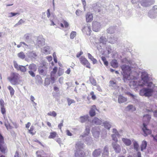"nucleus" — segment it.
<instances>
[{
  "label": "nucleus",
  "instance_id": "nucleus-61",
  "mask_svg": "<svg viewBox=\"0 0 157 157\" xmlns=\"http://www.w3.org/2000/svg\"><path fill=\"white\" fill-rule=\"evenodd\" d=\"M90 94L92 96L91 97L94 100L96 99V96L94 94V92L93 91L91 92Z\"/></svg>",
  "mask_w": 157,
  "mask_h": 157
},
{
  "label": "nucleus",
  "instance_id": "nucleus-2",
  "mask_svg": "<svg viewBox=\"0 0 157 157\" xmlns=\"http://www.w3.org/2000/svg\"><path fill=\"white\" fill-rule=\"evenodd\" d=\"M123 63L128 64L122 65L121 67L122 70L124 82L127 80L131 81H136L139 77V74L136 71H133V67H132L134 63L128 58H124L122 60Z\"/></svg>",
  "mask_w": 157,
  "mask_h": 157
},
{
  "label": "nucleus",
  "instance_id": "nucleus-47",
  "mask_svg": "<svg viewBox=\"0 0 157 157\" xmlns=\"http://www.w3.org/2000/svg\"><path fill=\"white\" fill-rule=\"evenodd\" d=\"M133 145L134 149L137 151L138 150L139 145L137 142L135 141L133 142Z\"/></svg>",
  "mask_w": 157,
  "mask_h": 157
},
{
  "label": "nucleus",
  "instance_id": "nucleus-8",
  "mask_svg": "<svg viewBox=\"0 0 157 157\" xmlns=\"http://www.w3.org/2000/svg\"><path fill=\"white\" fill-rule=\"evenodd\" d=\"M101 28V23L96 21H94L92 23V29L93 31L97 32L100 31Z\"/></svg>",
  "mask_w": 157,
  "mask_h": 157
},
{
  "label": "nucleus",
  "instance_id": "nucleus-55",
  "mask_svg": "<svg viewBox=\"0 0 157 157\" xmlns=\"http://www.w3.org/2000/svg\"><path fill=\"white\" fill-rule=\"evenodd\" d=\"M68 105L70 106L72 103H74L75 101L72 99H71L70 98H68L67 99Z\"/></svg>",
  "mask_w": 157,
  "mask_h": 157
},
{
  "label": "nucleus",
  "instance_id": "nucleus-20",
  "mask_svg": "<svg viewBox=\"0 0 157 157\" xmlns=\"http://www.w3.org/2000/svg\"><path fill=\"white\" fill-rule=\"evenodd\" d=\"M51 48L49 46H46L44 47L42 50V52L45 54H48L50 53Z\"/></svg>",
  "mask_w": 157,
  "mask_h": 157
},
{
  "label": "nucleus",
  "instance_id": "nucleus-31",
  "mask_svg": "<svg viewBox=\"0 0 157 157\" xmlns=\"http://www.w3.org/2000/svg\"><path fill=\"white\" fill-rule=\"evenodd\" d=\"M103 124L105 128L108 130H109L111 126V123L107 121H104Z\"/></svg>",
  "mask_w": 157,
  "mask_h": 157
},
{
  "label": "nucleus",
  "instance_id": "nucleus-3",
  "mask_svg": "<svg viewBox=\"0 0 157 157\" xmlns=\"http://www.w3.org/2000/svg\"><path fill=\"white\" fill-rule=\"evenodd\" d=\"M90 126H90L86 125L85 132L79 137L80 139H82L86 144L88 145L91 144L93 142L92 138L89 135Z\"/></svg>",
  "mask_w": 157,
  "mask_h": 157
},
{
  "label": "nucleus",
  "instance_id": "nucleus-56",
  "mask_svg": "<svg viewBox=\"0 0 157 157\" xmlns=\"http://www.w3.org/2000/svg\"><path fill=\"white\" fill-rule=\"evenodd\" d=\"M126 94L129 96L132 97L133 98L136 99L137 98V96L136 95H134L132 94L130 92H127Z\"/></svg>",
  "mask_w": 157,
  "mask_h": 157
},
{
  "label": "nucleus",
  "instance_id": "nucleus-44",
  "mask_svg": "<svg viewBox=\"0 0 157 157\" xmlns=\"http://www.w3.org/2000/svg\"><path fill=\"white\" fill-rule=\"evenodd\" d=\"M112 140L114 141L113 142L117 143L118 142V140L117 138V135L115 134H113L111 135Z\"/></svg>",
  "mask_w": 157,
  "mask_h": 157
},
{
  "label": "nucleus",
  "instance_id": "nucleus-38",
  "mask_svg": "<svg viewBox=\"0 0 157 157\" xmlns=\"http://www.w3.org/2000/svg\"><path fill=\"white\" fill-rule=\"evenodd\" d=\"M115 29L114 27H110L107 29V32L108 33L112 34L114 32Z\"/></svg>",
  "mask_w": 157,
  "mask_h": 157
},
{
  "label": "nucleus",
  "instance_id": "nucleus-64",
  "mask_svg": "<svg viewBox=\"0 0 157 157\" xmlns=\"http://www.w3.org/2000/svg\"><path fill=\"white\" fill-rule=\"evenodd\" d=\"M73 132L75 133H76L78 131H79V128H72Z\"/></svg>",
  "mask_w": 157,
  "mask_h": 157
},
{
  "label": "nucleus",
  "instance_id": "nucleus-26",
  "mask_svg": "<svg viewBox=\"0 0 157 157\" xmlns=\"http://www.w3.org/2000/svg\"><path fill=\"white\" fill-rule=\"evenodd\" d=\"M89 117L88 115L81 116L79 118V121L81 123H84L87 121H89Z\"/></svg>",
  "mask_w": 157,
  "mask_h": 157
},
{
  "label": "nucleus",
  "instance_id": "nucleus-60",
  "mask_svg": "<svg viewBox=\"0 0 157 157\" xmlns=\"http://www.w3.org/2000/svg\"><path fill=\"white\" fill-rule=\"evenodd\" d=\"M81 13L82 11L79 10H76L75 12L76 15L78 16H79L81 14Z\"/></svg>",
  "mask_w": 157,
  "mask_h": 157
},
{
  "label": "nucleus",
  "instance_id": "nucleus-53",
  "mask_svg": "<svg viewBox=\"0 0 157 157\" xmlns=\"http://www.w3.org/2000/svg\"><path fill=\"white\" fill-rule=\"evenodd\" d=\"M24 21L22 19H21L14 26L15 27H17V25H21L22 24L24 23Z\"/></svg>",
  "mask_w": 157,
  "mask_h": 157
},
{
  "label": "nucleus",
  "instance_id": "nucleus-17",
  "mask_svg": "<svg viewBox=\"0 0 157 157\" xmlns=\"http://www.w3.org/2000/svg\"><path fill=\"white\" fill-rule=\"evenodd\" d=\"M44 44V39L41 37H39L37 39L36 44L39 47H41Z\"/></svg>",
  "mask_w": 157,
  "mask_h": 157
},
{
  "label": "nucleus",
  "instance_id": "nucleus-29",
  "mask_svg": "<svg viewBox=\"0 0 157 157\" xmlns=\"http://www.w3.org/2000/svg\"><path fill=\"white\" fill-rule=\"evenodd\" d=\"M122 140L124 144L127 146H129L132 143L131 141L127 138H122Z\"/></svg>",
  "mask_w": 157,
  "mask_h": 157
},
{
  "label": "nucleus",
  "instance_id": "nucleus-6",
  "mask_svg": "<svg viewBox=\"0 0 157 157\" xmlns=\"http://www.w3.org/2000/svg\"><path fill=\"white\" fill-rule=\"evenodd\" d=\"M21 76L16 73H12L7 79L11 84L13 85H16L19 84V81Z\"/></svg>",
  "mask_w": 157,
  "mask_h": 157
},
{
  "label": "nucleus",
  "instance_id": "nucleus-54",
  "mask_svg": "<svg viewBox=\"0 0 157 157\" xmlns=\"http://www.w3.org/2000/svg\"><path fill=\"white\" fill-rule=\"evenodd\" d=\"M13 63L15 68L18 70L21 65H18L15 61L13 62Z\"/></svg>",
  "mask_w": 157,
  "mask_h": 157
},
{
  "label": "nucleus",
  "instance_id": "nucleus-5",
  "mask_svg": "<svg viewBox=\"0 0 157 157\" xmlns=\"http://www.w3.org/2000/svg\"><path fill=\"white\" fill-rule=\"evenodd\" d=\"M84 146L83 144L80 141L78 142L76 144L75 148L76 150L75 153V157H84L85 154L81 150Z\"/></svg>",
  "mask_w": 157,
  "mask_h": 157
},
{
  "label": "nucleus",
  "instance_id": "nucleus-51",
  "mask_svg": "<svg viewBox=\"0 0 157 157\" xmlns=\"http://www.w3.org/2000/svg\"><path fill=\"white\" fill-rule=\"evenodd\" d=\"M18 70H20L21 72H25L26 71V69L25 66H21Z\"/></svg>",
  "mask_w": 157,
  "mask_h": 157
},
{
  "label": "nucleus",
  "instance_id": "nucleus-50",
  "mask_svg": "<svg viewBox=\"0 0 157 157\" xmlns=\"http://www.w3.org/2000/svg\"><path fill=\"white\" fill-rule=\"evenodd\" d=\"M101 59L104 62V63L105 65L106 66H107L108 64V61L106 60L105 57L104 56H102Z\"/></svg>",
  "mask_w": 157,
  "mask_h": 157
},
{
  "label": "nucleus",
  "instance_id": "nucleus-39",
  "mask_svg": "<svg viewBox=\"0 0 157 157\" xmlns=\"http://www.w3.org/2000/svg\"><path fill=\"white\" fill-rule=\"evenodd\" d=\"M8 88L10 91L11 96H12L14 94L15 91L13 89V87L10 86H8Z\"/></svg>",
  "mask_w": 157,
  "mask_h": 157
},
{
  "label": "nucleus",
  "instance_id": "nucleus-23",
  "mask_svg": "<svg viewBox=\"0 0 157 157\" xmlns=\"http://www.w3.org/2000/svg\"><path fill=\"white\" fill-rule=\"evenodd\" d=\"M156 107L157 106L155 105H151L150 109H147V110L148 112H153L154 116L157 117V110L154 111V110L156 109Z\"/></svg>",
  "mask_w": 157,
  "mask_h": 157
},
{
  "label": "nucleus",
  "instance_id": "nucleus-32",
  "mask_svg": "<svg viewBox=\"0 0 157 157\" xmlns=\"http://www.w3.org/2000/svg\"><path fill=\"white\" fill-rule=\"evenodd\" d=\"M109 155L108 147L107 146H105L104 148L102 156L104 157H108Z\"/></svg>",
  "mask_w": 157,
  "mask_h": 157
},
{
  "label": "nucleus",
  "instance_id": "nucleus-4",
  "mask_svg": "<svg viewBox=\"0 0 157 157\" xmlns=\"http://www.w3.org/2000/svg\"><path fill=\"white\" fill-rule=\"evenodd\" d=\"M151 116L149 114H146L143 116V125L142 127V129L144 132V136H145L148 134L151 133V132L150 130L147 128V124H148L151 119Z\"/></svg>",
  "mask_w": 157,
  "mask_h": 157
},
{
  "label": "nucleus",
  "instance_id": "nucleus-58",
  "mask_svg": "<svg viewBox=\"0 0 157 157\" xmlns=\"http://www.w3.org/2000/svg\"><path fill=\"white\" fill-rule=\"evenodd\" d=\"M4 101L1 99L0 100V105L1 107H4Z\"/></svg>",
  "mask_w": 157,
  "mask_h": 157
},
{
  "label": "nucleus",
  "instance_id": "nucleus-52",
  "mask_svg": "<svg viewBox=\"0 0 157 157\" xmlns=\"http://www.w3.org/2000/svg\"><path fill=\"white\" fill-rule=\"evenodd\" d=\"M57 70V67H55L53 69V71L51 72V75H54L56 73Z\"/></svg>",
  "mask_w": 157,
  "mask_h": 157
},
{
  "label": "nucleus",
  "instance_id": "nucleus-1",
  "mask_svg": "<svg viewBox=\"0 0 157 157\" xmlns=\"http://www.w3.org/2000/svg\"><path fill=\"white\" fill-rule=\"evenodd\" d=\"M141 80L138 82L137 81H131L129 84L130 86L132 88H136L139 86H145L147 87H144L140 90V95L141 96L149 97H154V93L152 88L149 85L151 82L149 81V78L147 73L146 72L141 73Z\"/></svg>",
  "mask_w": 157,
  "mask_h": 157
},
{
  "label": "nucleus",
  "instance_id": "nucleus-15",
  "mask_svg": "<svg viewBox=\"0 0 157 157\" xmlns=\"http://www.w3.org/2000/svg\"><path fill=\"white\" fill-rule=\"evenodd\" d=\"M100 130L98 127L93 128L92 130V132L93 136L95 138H98L99 136Z\"/></svg>",
  "mask_w": 157,
  "mask_h": 157
},
{
  "label": "nucleus",
  "instance_id": "nucleus-36",
  "mask_svg": "<svg viewBox=\"0 0 157 157\" xmlns=\"http://www.w3.org/2000/svg\"><path fill=\"white\" fill-rule=\"evenodd\" d=\"M126 110L128 111H134L136 110V108L133 105H129L126 108Z\"/></svg>",
  "mask_w": 157,
  "mask_h": 157
},
{
  "label": "nucleus",
  "instance_id": "nucleus-18",
  "mask_svg": "<svg viewBox=\"0 0 157 157\" xmlns=\"http://www.w3.org/2000/svg\"><path fill=\"white\" fill-rule=\"evenodd\" d=\"M86 22H91L93 20V15L90 12H88L86 15Z\"/></svg>",
  "mask_w": 157,
  "mask_h": 157
},
{
  "label": "nucleus",
  "instance_id": "nucleus-7",
  "mask_svg": "<svg viewBox=\"0 0 157 157\" xmlns=\"http://www.w3.org/2000/svg\"><path fill=\"white\" fill-rule=\"evenodd\" d=\"M149 17L152 19L157 18V6H154L148 13Z\"/></svg>",
  "mask_w": 157,
  "mask_h": 157
},
{
  "label": "nucleus",
  "instance_id": "nucleus-27",
  "mask_svg": "<svg viewBox=\"0 0 157 157\" xmlns=\"http://www.w3.org/2000/svg\"><path fill=\"white\" fill-rule=\"evenodd\" d=\"M102 122V121L101 120L96 117L94 118L92 122L93 124H94L97 125H100Z\"/></svg>",
  "mask_w": 157,
  "mask_h": 157
},
{
  "label": "nucleus",
  "instance_id": "nucleus-49",
  "mask_svg": "<svg viewBox=\"0 0 157 157\" xmlns=\"http://www.w3.org/2000/svg\"><path fill=\"white\" fill-rule=\"evenodd\" d=\"M34 127L32 125L31 126L29 130V132L32 135H33L35 134V132H33V130L34 129Z\"/></svg>",
  "mask_w": 157,
  "mask_h": 157
},
{
  "label": "nucleus",
  "instance_id": "nucleus-16",
  "mask_svg": "<svg viewBox=\"0 0 157 157\" xmlns=\"http://www.w3.org/2000/svg\"><path fill=\"white\" fill-rule=\"evenodd\" d=\"M118 39L117 37L113 35H111L108 38L107 40L111 44H114L117 43Z\"/></svg>",
  "mask_w": 157,
  "mask_h": 157
},
{
  "label": "nucleus",
  "instance_id": "nucleus-12",
  "mask_svg": "<svg viewBox=\"0 0 157 157\" xmlns=\"http://www.w3.org/2000/svg\"><path fill=\"white\" fill-rule=\"evenodd\" d=\"M154 2V0H141L140 3L142 6L147 7L151 5Z\"/></svg>",
  "mask_w": 157,
  "mask_h": 157
},
{
  "label": "nucleus",
  "instance_id": "nucleus-48",
  "mask_svg": "<svg viewBox=\"0 0 157 157\" xmlns=\"http://www.w3.org/2000/svg\"><path fill=\"white\" fill-rule=\"evenodd\" d=\"M76 32L75 31H72L70 34V38L71 39H74L76 36Z\"/></svg>",
  "mask_w": 157,
  "mask_h": 157
},
{
  "label": "nucleus",
  "instance_id": "nucleus-13",
  "mask_svg": "<svg viewBox=\"0 0 157 157\" xmlns=\"http://www.w3.org/2000/svg\"><path fill=\"white\" fill-rule=\"evenodd\" d=\"M80 60L82 65L85 66L88 68H90V64L86 58L82 56L80 58Z\"/></svg>",
  "mask_w": 157,
  "mask_h": 157
},
{
  "label": "nucleus",
  "instance_id": "nucleus-22",
  "mask_svg": "<svg viewBox=\"0 0 157 157\" xmlns=\"http://www.w3.org/2000/svg\"><path fill=\"white\" fill-rule=\"evenodd\" d=\"M149 85L152 88L154 93V97L157 98V86H155V85L151 82Z\"/></svg>",
  "mask_w": 157,
  "mask_h": 157
},
{
  "label": "nucleus",
  "instance_id": "nucleus-37",
  "mask_svg": "<svg viewBox=\"0 0 157 157\" xmlns=\"http://www.w3.org/2000/svg\"><path fill=\"white\" fill-rule=\"evenodd\" d=\"M89 80L90 83L93 85L95 86L97 85V82L96 80L92 77H90L89 78Z\"/></svg>",
  "mask_w": 157,
  "mask_h": 157
},
{
  "label": "nucleus",
  "instance_id": "nucleus-45",
  "mask_svg": "<svg viewBox=\"0 0 157 157\" xmlns=\"http://www.w3.org/2000/svg\"><path fill=\"white\" fill-rule=\"evenodd\" d=\"M19 15V13H13L10 12L8 13V17H11L13 16H15V15Z\"/></svg>",
  "mask_w": 157,
  "mask_h": 157
},
{
  "label": "nucleus",
  "instance_id": "nucleus-57",
  "mask_svg": "<svg viewBox=\"0 0 157 157\" xmlns=\"http://www.w3.org/2000/svg\"><path fill=\"white\" fill-rule=\"evenodd\" d=\"M113 134H115L117 135L118 137H119L120 134L117 131V130L116 129H113Z\"/></svg>",
  "mask_w": 157,
  "mask_h": 157
},
{
  "label": "nucleus",
  "instance_id": "nucleus-11",
  "mask_svg": "<svg viewBox=\"0 0 157 157\" xmlns=\"http://www.w3.org/2000/svg\"><path fill=\"white\" fill-rule=\"evenodd\" d=\"M82 31L84 33H86L87 35H89L91 32L90 25L86 24L82 28Z\"/></svg>",
  "mask_w": 157,
  "mask_h": 157
},
{
  "label": "nucleus",
  "instance_id": "nucleus-30",
  "mask_svg": "<svg viewBox=\"0 0 157 157\" xmlns=\"http://www.w3.org/2000/svg\"><path fill=\"white\" fill-rule=\"evenodd\" d=\"M127 98L124 97L122 95H120L118 96V101L119 103H121L126 101Z\"/></svg>",
  "mask_w": 157,
  "mask_h": 157
},
{
  "label": "nucleus",
  "instance_id": "nucleus-59",
  "mask_svg": "<svg viewBox=\"0 0 157 157\" xmlns=\"http://www.w3.org/2000/svg\"><path fill=\"white\" fill-rule=\"evenodd\" d=\"M50 84L49 80L48 78H46L45 81V85H48Z\"/></svg>",
  "mask_w": 157,
  "mask_h": 157
},
{
  "label": "nucleus",
  "instance_id": "nucleus-62",
  "mask_svg": "<svg viewBox=\"0 0 157 157\" xmlns=\"http://www.w3.org/2000/svg\"><path fill=\"white\" fill-rule=\"evenodd\" d=\"M63 23L65 27V28H67L68 27L69 24L67 21H64Z\"/></svg>",
  "mask_w": 157,
  "mask_h": 157
},
{
  "label": "nucleus",
  "instance_id": "nucleus-40",
  "mask_svg": "<svg viewBox=\"0 0 157 157\" xmlns=\"http://www.w3.org/2000/svg\"><path fill=\"white\" fill-rule=\"evenodd\" d=\"M29 68V70H32L34 71H36V66L34 63H32L30 65Z\"/></svg>",
  "mask_w": 157,
  "mask_h": 157
},
{
  "label": "nucleus",
  "instance_id": "nucleus-41",
  "mask_svg": "<svg viewBox=\"0 0 157 157\" xmlns=\"http://www.w3.org/2000/svg\"><path fill=\"white\" fill-rule=\"evenodd\" d=\"M147 146V142L145 141H143L141 145V151H143L145 149Z\"/></svg>",
  "mask_w": 157,
  "mask_h": 157
},
{
  "label": "nucleus",
  "instance_id": "nucleus-63",
  "mask_svg": "<svg viewBox=\"0 0 157 157\" xmlns=\"http://www.w3.org/2000/svg\"><path fill=\"white\" fill-rule=\"evenodd\" d=\"M54 75H51V79L52 80V83H54L55 81V78L54 77Z\"/></svg>",
  "mask_w": 157,
  "mask_h": 157
},
{
  "label": "nucleus",
  "instance_id": "nucleus-42",
  "mask_svg": "<svg viewBox=\"0 0 157 157\" xmlns=\"http://www.w3.org/2000/svg\"><path fill=\"white\" fill-rule=\"evenodd\" d=\"M57 135L56 132H53L50 133V135L48 136V138L49 139H53Z\"/></svg>",
  "mask_w": 157,
  "mask_h": 157
},
{
  "label": "nucleus",
  "instance_id": "nucleus-19",
  "mask_svg": "<svg viewBox=\"0 0 157 157\" xmlns=\"http://www.w3.org/2000/svg\"><path fill=\"white\" fill-rule=\"evenodd\" d=\"M38 71L40 74L45 76L47 73V68L45 67H40L38 68Z\"/></svg>",
  "mask_w": 157,
  "mask_h": 157
},
{
  "label": "nucleus",
  "instance_id": "nucleus-21",
  "mask_svg": "<svg viewBox=\"0 0 157 157\" xmlns=\"http://www.w3.org/2000/svg\"><path fill=\"white\" fill-rule=\"evenodd\" d=\"M99 5L98 3H95L92 5V8L95 12H99L100 11L101 7Z\"/></svg>",
  "mask_w": 157,
  "mask_h": 157
},
{
  "label": "nucleus",
  "instance_id": "nucleus-14",
  "mask_svg": "<svg viewBox=\"0 0 157 157\" xmlns=\"http://www.w3.org/2000/svg\"><path fill=\"white\" fill-rule=\"evenodd\" d=\"M112 146L114 150L117 153H119L121 150V147L117 143L112 142Z\"/></svg>",
  "mask_w": 157,
  "mask_h": 157
},
{
  "label": "nucleus",
  "instance_id": "nucleus-46",
  "mask_svg": "<svg viewBox=\"0 0 157 157\" xmlns=\"http://www.w3.org/2000/svg\"><path fill=\"white\" fill-rule=\"evenodd\" d=\"M47 115L48 116L55 117L57 115L56 113L54 111L52 112H50L47 113Z\"/></svg>",
  "mask_w": 157,
  "mask_h": 157
},
{
  "label": "nucleus",
  "instance_id": "nucleus-9",
  "mask_svg": "<svg viewBox=\"0 0 157 157\" xmlns=\"http://www.w3.org/2000/svg\"><path fill=\"white\" fill-rule=\"evenodd\" d=\"M6 144H4L3 138L0 134V151L3 153H5L7 150Z\"/></svg>",
  "mask_w": 157,
  "mask_h": 157
},
{
  "label": "nucleus",
  "instance_id": "nucleus-25",
  "mask_svg": "<svg viewBox=\"0 0 157 157\" xmlns=\"http://www.w3.org/2000/svg\"><path fill=\"white\" fill-rule=\"evenodd\" d=\"M101 150L100 149L95 150L92 153V155L94 157H97L100 155Z\"/></svg>",
  "mask_w": 157,
  "mask_h": 157
},
{
  "label": "nucleus",
  "instance_id": "nucleus-34",
  "mask_svg": "<svg viewBox=\"0 0 157 157\" xmlns=\"http://www.w3.org/2000/svg\"><path fill=\"white\" fill-rule=\"evenodd\" d=\"M87 55L88 58L92 61V63L93 64H95L97 63V60L95 59L89 53H88L87 54Z\"/></svg>",
  "mask_w": 157,
  "mask_h": 157
},
{
  "label": "nucleus",
  "instance_id": "nucleus-10",
  "mask_svg": "<svg viewBox=\"0 0 157 157\" xmlns=\"http://www.w3.org/2000/svg\"><path fill=\"white\" fill-rule=\"evenodd\" d=\"M38 55V53L34 51H28L26 53L27 56L32 59H36Z\"/></svg>",
  "mask_w": 157,
  "mask_h": 157
},
{
  "label": "nucleus",
  "instance_id": "nucleus-33",
  "mask_svg": "<svg viewBox=\"0 0 157 157\" xmlns=\"http://www.w3.org/2000/svg\"><path fill=\"white\" fill-rule=\"evenodd\" d=\"M107 40L105 36H101L99 40V43L102 44L103 45H105L107 42Z\"/></svg>",
  "mask_w": 157,
  "mask_h": 157
},
{
  "label": "nucleus",
  "instance_id": "nucleus-28",
  "mask_svg": "<svg viewBox=\"0 0 157 157\" xmlns=\"http://www.w3.org/2000/svg\"><path fill=\"white\" fill-rule=\"evenodd\" d=\"M109 86L112 87L113 89H117L119 86L117 84L116 82L113 81H109Z\"/></svg>",
  "mask_w": 157,
  "mask_h": 157
},
{
  "label": "nucleus",
  "instance_id": "nucleus-24",
  "mask_svg": "<svg viewBox=\"0 0 157 157\" xmlns=\"http://www.w3.org/2000/svg\"><path fill=\"white\" fill-rule=\"evenodd\" d=\"M96 109V108L95 105H94L91 106L89 112V114L91 117H92L95 115V110Z\"/></svg>",
  "mask_w": 157,
  "mask_h": 157
},
{
  "label": "nucleus",
  "instance_id": "nucleus-35",
  "mask_svg": "<svg viewBox=\"0 0 157 157\" xmlns=\"http://www.w3.org/2000/svg\"><path fill=\"white\" fill-rule=\"evenodd\" d=\"M111 65L113 68H117L118 67V63L116 59L113 60L111 63Z\"/></svg>",
  "mask_w": 157,
  "mask_h": 157
},
{
  "label": "nucleus",
  "instance_id": "nucleus-43",
  "mask_svg": "<svg viewBox=\"0 0 157 157\" xmlns=\"http://www.w3.org/2000/svg\"><path fill=\"white\" fill-rule=\"evenodd\" d=\"M18 56L21 59H24L25 57V55L23 52H21L17 54Z\"/></svg>",
  "mask_w": 157,
  "mask_h": 157
}]
</instances>
